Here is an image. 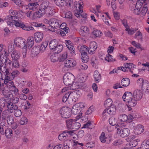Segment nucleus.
I'll list each match as a JSON object with an SVG mask.
<instances>
[{
  "label": "nucleus",
  "mask_w": 149,
  "mask_h": 149,
  "mask_svg": "<svg viewBox=\"0 0 149 149\" xmlns=\"http://www.w3.org/2000/svg\"><path fill=\"white\" fill-rule=\"evenodd\" d=\"M123 100L126 102L129 111L132 110V107L135 106L137 104L136 100L133 98L132 94L130 92H126L123 96Z\"/></svg>",
  "instance_id": "nucleus-1"
},
{
  "label": "nucleus",
  "mask_w": 149,
  "mask_h": 149,
  "mask_svg": "<svg viewBox=\"0 0 149 149\" xmlns=\"http://www.w3.org/2000/svg\"><path fill=\"white\" fill-rule=\"evenodd\" d=\"M81 115H79L77 116L76 119H68L65 120L66 127L68 129L75 131L80 127V123L76 121L77 120L81 118L82 113H81Z\"/></svg>",
  "instance_id": "nucleus-2"
},
{
  "label": "nucleus",
  "mask_w": 149,
  "mask_h": 149,
  "mask_svg": "<svg viewBox=\"0 0 149 149\" xmlns=\"http://www.w3.org/2000/svg\"><path fill=\"white\" fill-rule=\"evenodd\" d=\"M118 69L124 72H129L132 74L135 72V70H136V65L131 63H125L124 66L118 67Z\"/></svg>",
  "instance_id": "nucleus-3"
},
{
  "label": "nucleus",
  "mask_w": 149,
  "mask_h": 149,
  "mask_svg": "<svg viewBox=\"0 0 149 149\" xmlns=\"http://www.w3.org/2000/svg\"><path fill=\"white\" fill-rule=\"evenodd\" d=\"M44 3L45 7H43L44 14H45L48 17L52 16L55 13L53 8L51 7L48 6V3L46 1H43L41 4Z\"/></svg>",
  "instance_id": "nucleus-4"
},
{
  "label": "nucleus",
  "mask_w": 149,
  "mask_h": 149,
  "mask_svg": "<svg viewBox=\"0 0 149 149\" xmlns=\"http://www.w3.org/2000/svg\"><path fill=\"white\" fill-rule=\"evenodd\" d=\"M74 78V75L72 73L68 72L65 74L63 77L64 84L67 86L71 84L73 82Z\"/></svg>",
  "instance_id": "nucleus-5"
},
{
  "label": "nucleus",
  "mask_w": 149,
  "mask_h": 149,
  "mask_svg": "<svg viewBox=\"0 0 149 149\" xmlns=\"http://www.w3.org/2000/svg\"><path fill=\"white\" fill-rule=\"evenodd\" d=\"M59 112L61 117L65 118H69L71 116V114L70 108L66 107L61 108Z\"/></svg>",
  "instance_id": "nucleus-6"
},
{
  "label": "nucleus",
  "mask_w": 149,
  "mask_h": 149,
  "mask_svg": "<svg viewBox=\"0 0 149 149\" xmlns=\"http://www.w3.org/2000/svg\"><path fill=\"white\" fill-rule=\"evenodd\" d=\"M85 107L84 103H79L74 105L71 111L74 114H77L80 113L82 108Z\"/></svg>",
  "instance_id": "nucleus-7"
},
{
  "label": "nucleus",
  "mask_w": 149,
  "mask_h": 149,
  "mask_svg": "<svg viewBox=\"0 0 149 149\" xmlns=\"http://www.w3.org/2000/svg\"><path fill=\"white\" fill-rule=\"evenodd\" d=\"M138 82L139 83L141 82V88L143 91L146 93H149V83L147 80H143L142 78H140L138 80Z\"/></svg>",
  "instance_id": "nucleus-8"
},
{
  "label": "nucleus",
  "mask_w": 149,
  "mask_h": 149,
  "mask_svg": "<svg viewBox=\"0 0 149 149\" xmlns=\"http://www.w3.org/2000/svg\"><path fill=\"white\" fill-rule=\"evenodd\" d=\"M117 132L122 137L124 138L128 136L130 134V132L127 128H122L120 127L117 128Z\"/></svg>",
  "instance_id": "nucleus-9"
},
{
  "label": "nucleus",
  "mask_w": 149,
  "mask_h": 149,
  "mask_svg": "<svg viewBox=\"0 0 149 149\" xmlns=\"http://www.w3.org/2000/svg\"><path fill=\"white\" fill-rule=\"evenodd\" d=\"M14 45L18 47L23 48L27 47L26 40L22 38H17L15 39L14 41Z\"/></svg>",
  "instance_id": "nucleus-10"
},
{
  "label": "nucleus",
  "mask_w": 149,
  "mask_h": 149,
  "mask_svg": "<svg viewBox=\"0 0 149 149\" xmlns=\"http://www.w3.org/2000/svg\"><path fill=\"white\" fill-rule=\"evenodd\" d=\"M44 5V3L41 4L39 10L33 13L32 17V19H34L37 18H40L44 15V11L43 9V7H44L45 6Z\"/></svg>",
  "instance_id": "nucleus-11"
},
{
  "label": "nucleus",
  "mask_w": 149,
  "mask_h": 149,
  "mask_svg": "<svg viewBox=\"0 0 149 149\" xmlns=\"http://www.w3.org/2000/svg\"><path fill=\"white\" fill-rule=\"evenodd\" d=\"M13 24H15L16 26L19 27L23 30L25 31H33L34 30V28L33 27L31 26H28L24 24L23 22H19L18 21V20L15 22H14V23H13Z\"/></svg>",
  "instance_id": "nucleus-12"
},
{
  "label": "nucleus",
  "mask_w": 149,
  "mask_h": 149,
  "mask_svg": "<svg viewBox=\"0 0 149 149\" xmlns=\"http://www.w3.org/2000/svg\"><path fill=\"white\" fill-rule=\"evenodd\" d=\"M61 22L59 20L56 18H52L51 19L50 26L52 28L54 29H56L59 26Z\"/></svg>",
  "instance_id": "nucleus-13"
},
{
  "label": "nucleus",
  "mask_w": 149,
  "mask_h": 149,
  "mask_svg": "<svg viewBox=\"0 0 149 149\" xmlns=\"http://www.w3.org/2000/svg\"><path fill=\"white\" fill-rule=\"evenodd\" d=\"M143 95L142 91L140 90H136L133 93L132 97L136 101L140 100L142 98Z\"/></svg>",
  "instance_id": "nucleus-14"
},
{
  "label": "nucleus",
  "mask_w": 149,
  "mask_h": 149,
  "mask_svg": "<svg viewBox=\"0 0 149 149\" xmlns=\"http://www.w3.org/2000/svg\"><path fill=\"white\" fill-rule=\"evenodd\" d=\"M108 109H106L104 111V112L106 111L110 115H114L116 112V107L113 104L111 105Z\"/></svg>",
  "instance_id": "nucleus-15"
},
{
  "label": "nucleus",
  "mask_w": 149,
  "mask_h": 149,
  "mask_svg": "<svg viewBox=\"0 0 149 149\" xmlns=\"http://www.w3.org/2000/svg\"><path fill=\"white\" fill-rule=\"evenodd\" d=\"M43 37L42 33L37 32L34 34V38L36 42L39 43L42 41Z\"/></svg>",
  "instance_id": "nucleus-16"
},
{
  "label": "nucleus",
  "mask_w": 149,
  "mask_h": 149,
  "mask_svg": "<svg viewBox=\"0 0 149 149\" xmlns=\"http://www.w3.org/2000/svg\"><path fill=\"white\" fill-rule=\"evenodd\" d=\"M76 64V61L72 59L66 60L64 64L65 67L69 68L74 67Z\"/></svg>",
  "instance_id": "nucleus-17"
},
{
  "label": "nucleus",
  "mask_w": 149,
  "mask_h": 149,
  "mask_svg": "<svg viewBox=\"0 0 149 149\" xmlns=\"http://www.w3.org/2000/svg\"><path fill=\"white\" fill-rule=\"evenodd\" d=\"M38 6L39 4L37 2H31L27 6H24V7L26 10L29 9L30 10H35Z\"/></svg>",
  "instance_id": "nucleus-18"
},
{
  "label": "nucleus",
  "mask_w": 149,
  "mask_h": 149,
  "mask_svg": "<svg viewBox=\"0 0 149 149\" xmlns=\"http://www.w3.org/2000/svg\"><path fill=\"white\" fill-rule=\"evenodd\" d=\"M79 33L82 36L85 37L89 33V30L87 26H82L81 28Z\"/></svg>",
  "instance_id": "nucleus-19"
},
{
  "label": "nucleus",
  "mask_w": 149,
  "mask_h": 149,
  "mask_svg": "<svg viewBox=\"0 0 149 149\" xmlns=\"http://www.w3.org/2000/svg\"><path fill=\"white\" fill-rule=\"evenodd\" d=\"M18 108L17 105H15V107L10 110V112L12 113L13 112V110H14V114L15 117H18L22 115V112L21 110Z\"/></svg>",
  "instance_id": "nucleus-20"
},
{
  "label": "nucleus",
  "mask_w": 149,
  "mask_h": 149,
  "mask_svg": "<svg viewBox=\"0 0 149 149\" xmlns=\"http://www.w3.org/2000/svg\"><path fill=\"white\" fill-rule=\"evenodd\" d=\"M144 131L143 127L140 124L137 125L134 129V132L135 134H139Z\"/></svg>",
  "instance_id": "nucleus-21"
},
{
  "label": "nucleus",
  "mask_w": 149,
  "mask_h": 149,
  "mask_svg": "<svg viewBox=\"0 0 149 149\" xmlns=\"http://www.w3.org/2000/svg\"><path fill=\"white\" fill-rule=\"evenodd\" d=\"M5 65L3 66V68L5 69V70L9 71V69L11 68V66L12 65V62L8 58H6L5 59L4 62Z\"/></svg>",
  "instance_id": "nucleus-22"
},
{
  "label": "nucleus",
  "mask_w": 149,
  "mask_h": 149,
  "mask_svg": "<svg viewBox=\"0 0 149 149\" xmlns=\"http://www.w3.org/2000/svg\"><path fill=\"white\" fill-rule=\"evenodd\" d=\"M3 73L5 74V77L4 80V83L5 84L8 83V82L11 81V80L13 79L10 76V73L9 72V71H7L6 70H5L4 71L2 72Z\"/></svg>",
  "instance_id": "nucleus-23"
},
{
  "label": "nucleus",
  "mask_w": 149,
  "mask_h": 149,
  "mask_svg": "<svg viewBox=\"0 0 149 149\" xmlns=\"http://www.w3.org/2000/svg\"><path fill=\"white\" fill-rule=\"evenodd\" d=\"M58 139L61 141H69L70 140H68V135L66 134L64 131H63V133L60 134L58 136Z\"/></svg>",
  "instance_id": "nucleus-24"
},
{
  "label": "nucleus",
  "mask_w": 149,
  "mask_h": 149,
  "mask_svg": "<svg viewBox=\"0 0 149 149\" xmlns=\"http://www.w3.org/2000/svg\"><path fill=\"white\" fill-rule=\"evenodd\" d=\"M11 56L12 59H19L20 53L19 51L14 50L11 53Z\"/></svg>",
  "instance_id": "nucleus-25"
},
{
  "label": "nucleus",
  "mask_w": 149,
  "mask_h": 149,
  "mask_svg": "<svg viewBox=\"0 0 149 149\" xmlns=\"http://www.w3.org/2000/svg\"><path fill=\"white\" fill-rule=\"evenodd\" d=\"M12 98H7L5 99V103L7 104V108L8 110H10L15 107V105H13L12 103Z\"/></svg>",
  "instance_id": "nucleus-26"
},
{
  "label": "nucleus",
  "mask_w": 149,
  "mask_h": 149,
  "mask_svg": "<svg viewBox=\"0 0 149 149\" xmlns=\"http://www.w3.org/2000/svg\"><path fill=\"white\" fill-rule=\"evenodd\" d=\"M58 42L55 39L51 40L49 43V46L50 49L54 50V49L58 45Z\"/></svg>",
  "instance_id": "nucleus-27"
},
{
  "label": "nucleus",
  "mask_w": 149,
  "mask_h": 149,
  "mask_svg": "<svg viewBox=\"0 0 149 149\" xmlns=\"http://www.w3.org/2000/svg\"><path fill=\"white\" fill-rule=\"evenodd\" d=\"M66 45L68 49L71 51L70 53H74L75 52V48L73 45H71V42L69 40H66Z\"/></svg>",
  "instance_id": "nucleus-28"
},
{
  "label": "nucleus",
  "mask_w": 149,
  "mask_h": 149,
  "mask_svg": "<svg viewBox=\"0 0 149 149\" xmlns=\"http://www.w3.org/2000/svg\"><path fill=\"white\" fill-rule=\"evenodd\" d=\"M141 5L140 4L139 2L136 3V8L133 10L134 14L136 15L141 14Z\"/></svg>",
  "instance_id": "nucleus-29"
},
{
  "label": "nucleus",
  "mask_w": 149,
  "mask_h": 149,
  "mask_svg": "<svg viewBox=\"0 0 149 149\" xmlns=\"http://www.w3.org/2000/svg\"><path fill=\"white\" fill-rule=\"evenodd\" d=\"M39 51H38V47H34L32 49L31 56L34 58L37 56L39 54Z\"/></svg>",
  "instance_id": "nucleus-30"
},
{
  "label": "nucleus",
  "mask_w": 149,
  "mask_h": 149,
  "mask_svg": "<svg viewBox=\"0 0 149 149\" xmlns=\"http://www.w3.org/2000/svg\"><path fill=\"white\" fill-rule=\"evenodd\" d=\"M130 83L129 79L127 78H125L122 79L121 81V84L123 86H128Z\"/></svg>",
  "instance_id": "nucleus-31"
},
{
  "label": "nucleus",
  "mask_w": 149,
  "mask_h": 149,
  "mask_svg": "<svg viewBox=\"0 0 149 149\" xmlns=\"http://www.w3.org/2000/svg\"><path fill=\"white\" fill-rule=\"evenodd\" d=\"M119 121L122 122H124L126 121L128 119L129 120L128 116L125 114L120 115L118 117Z\"/></svg>",
  "instance_id": "nucleus-32"
},
{
  "label": "nucleus",
  "mask_w": 149,
  "mask_h": 149,
  "mask_svg": "<svg viewBox=\"0 0 149 149\" xmlns=\"http://www.w3.org/2000/svg\"><path fill=\"white\" fill-rule=\"evenodd\" d=\"M141 149H148L149 148V139L144 141L142 143L140 147Z\"/></svg>",
  "instance_id": "nucleus-33"
},
{
  "label": "nucleus",
  "mask_w": 149,
  "mask_h": 149,
  "mask_svg": "<svg viewBox=\"0 0 149 149\" xmlns=\"http://www.w3.org/2000/svg\"><path fill=\"white\" fill-rule=\"evenodd\" d=\"M93 76L95 80L97 82H99L101 80V74L97 70L94 71Z\"/></svg>",
  "instance_id": "nucleus-34"
},
{
  "label": "nucleus",
  "mask_w": 149,
  "mask_h": 149,
  "mask_svg": "<svg viewBox=\"0 0 149 149\" xmlns=\"http://www.w3.org/2000/svg\"><path fill=\"white\" fill-rule=\"evenodd\" d=\"M4 134L7 138H10L13 135V131L11 129L7 128L5 129Z\"/></svg>",
  "instance_id": "nucleus-35"
},
{
  "label": "nucleus",
  "mask_w": 149,
  "mask_h": 149,
  "mask_svg": "<svg viewBox=\"0 0 149 149\" xmlns=\"http://www.w3.org/2000/svg\"><path fill=\"white\" fill-rule=\"evenodd\" d=\"M48 42H45L42 43L40 46V48H38V50L41 53L44 52L48 45Z\"/></svg>",
  "instance_id": "nucleus-36"
},
{
  "label": "nucleus",
  "mask_w": 149,
  "mask_h": 149,
  "mask_svg": "<svg viewBox=\"0 0 149 149\" xmlns=\"http://www.w3.org/2000/svg\"><path fill=\"white\" fill-rule=\"evenodd\" d=\"M82 6L81 2L79 3V10H77L75 13V15L77 17H79L80 16L81 13L83 12L82 9Z\"/></svg>",
  "instance_id": "nucleus-37"
},
{
  "label": "nucleus",
  "mask_w": 149,
  "mask_h": 149,
  "mask_svg": "<svg viewBox=\"0 0 149 149\" xmlns=\"http://www.w3.org/2000/svg\"><path fill=\"white\" fill-rule=\"evenodd\" d=\"M56 5L59 7H62L65 5L64 0H54Z\"/></svg>",
  "instance_id": "nucleus-38"
},
{
  "label": "nucleus",
  "mask_w": 149,
  "mask_h": 149,
  "mask_svg": "<svg viewBox=\"0 0 149 149\" xmlns=\"http://www.w3.org/2000/svg\"><path fill=\"white\" fill-rule=\"evenodd\" d=\"M63 49V46L61 44L58 43V45L56 47L53 51L55 52V53L58 54L61 52Z\"/></svg>",
  "instance_id": "nucleus-39"
},
{
  "label": "nucleus",
  "mask_w": 149,
  "mask_h": 149,
  "mask_svg": "<svg viewBox=\"0 0 149 149\" xmlns=\"http://www.w3.org/2000/svg\"><path fill=\"white\" fill-rule=\"evenodd\" d=\"M148 8L147 4H146L144 5L143 8H141V14L142 15H145L148 10Z\"/></svg>",
  "instance_id": "nucleus-40"
},
{
  "label": "nucleus",
  "mask_w": 149,
  "mask_h": 149,
  "mask_svg": "<svg viewBox=\"0 0 149 149\" xmlns=\"http://www.w3.org/2000/svg\"><path fill=\"white\" fill-rule=\"evenodd\" d=\"M81 56L82 61L84 63H86L89 60V57L88 56L87 53L81 54Z\"/></svg>",
  "instance_id": "nucleus-41"
},
{
  "label": "nucleus",
  "mask_w": 149,
  "mask_h": 149,
  "mask_svg": "<svg viewBox=\"0 0 149 149\" xmlns=\"http://www.w3.org/2000/svg\"><path fill=\"white\" fill-rule=\"evenodd\" d=\"M51 61L52 62H55L59 60V58L56 53H54L50 56Z\"/></svg>",
  "instance_id": "nucleus-42"
},
{
  "label": "nucleus",
  "mask_w": 149,
  "mask_h": 149,
  "mask_svg": "<svg viewBox=\"0 0 149 149\" xmlns=\"http://www.w3.org/2000/svg\"><path fill=\"white\" fill-rule=\"evenodd\" d=\"M27 44L28 47H31L34 44V39L33 37H30L27 39Z\"/></svg>",
  "instance_id": "nucleus-43"
},
{
  "label": "nucleus",
  "mask_w": 149,
  "mask_h": 149,
  "mask_svg": "<svg viewBox=\"0 0 149 149\" xmlns=\"http://www.w3.org/2000/svg\"><path fill=\"white\" fill-rule=\"evenodd\" d=\"M19 74V73L18 71L17 70H13L12 72L10 73V76L11 78L13 79H14L15 77H17Z\"/></svg>",
  "instance_id": "nucleus-44"
},
{
  "label": "nucleus",
  "mask_w": 149,
  "mask_h": 149,
  "mask_svg": "<svg viewBox=\"0 0 149 149\" xmlns=\"http://www.w3.org/2000/svg\"><path fill=\"white\" fill-rule=\"evenodd\" d=\"M3 44H0V56L2 55H5V56L8 55V53H7L6 50H4L3 52L2 51L3 50Z\"/></svg>",
  "instance_id": "nucleus-45"
},
{
  "label": "nucleus",
  "mask_w": 149,
  "mask_h": 149,
  "mask_svg": "<svg viewBox=\"0 0 149 149\" xmlns=\"http://www.w3.org/2000/svg\"><path fill=\"white\" fill-rule=\"evenodd\" d=\"M87 49L88 47L86 45H84L81 46L79 50L81 54L87 53L88 50Z\"/></svg>",
  "instance_id": "nucleus-46"
},
{
  "label": "nucleus",
  "mask_w": 149,
  "mask_h": 149,
  "mask_svg": "<svg viewBox=\"0 0 149 149\" xmlns=\"http://www.w3.org/2000/svg\"><path fill=\"white\" fill-rule=\"evenodd\" d=\"M6 118L7 123L9 125H10L14 122L13 118L10 115H8Z\"/></svg>",
  "instance_id": "nucleus-47"
},
{
  "label": "nucleus",
  "mask_w": 149,
  "mask_h": 149,
  "mask_svg": "<svg viewBox=\"0 0 149 149\" xmlns=\"http://www.w3.org/2000/svg\"><path fill=\"white\" fill-rule=\"evenodd\" d=\"M92 33L93 35L97 37H99L102 36V33L100 31L98 30H95Z\"/></svg>",
  "instance_id": "nucleus-48"
},
{
  "label": "nucleus",
  "mask_w": 149,
  "mask_h": 149,
  "mask_svg": "<svg viewBox=\"0 0 149 149\" xmlns=\"http://www.w3.org/2000/svg\"><path fill=\"white\" fill-rule=\"evenodd\" d=\"M19 59H12V66L16 68H18L19 67Z\"/></svg>",
  "instance_id": "nucleus-49"
},
{
  "label": "nucleus",
  "mask_w": 149,
  "mask_h": 149,
  "mask_svg": "<svg viewBox=\"0 0 149 149\" xmlns=\"http://www.w3.org/2000/svg\"><path fill=\"white\" fill-rule=\"evenodd\" d=\"M88 47L91 49H93L96 50L97 48V45L96 42L95 41L91 42Z\"/></svg>",
  "instance_id": "nucleus-50"
},
{
  "label": "nucleus",
  "mask_w": 149,
  "mask_h": 149,
  "mask_svg": "<svg viewBox=\"0 0 149 149\" xmlns=\"http://www.w3.org/2000/svg\"><path fill=\"white\" fill-rule=\"evenodd\" d=\"M102 143H104L106 141L107 137H106L105 134L104 132H102L99 137Z\"/></svg>",
  "instance_id": "nucleus-51"
},
{
  "label": "nucleus",
  "mask_w": 149,
  "mask_h": 149,
  "mask_svg": "<svg viewBox=\"0 0 149 149\" xmlns=\"http://www.w3.org/2000/svg\"><path fill=\"white\" fill-rule=\"evenodd\" d=\"M139 141V139H136L131 141L130 143L131 147H134L136 146L137 145L138 142Z\"/></svg>",
  "instance_id": "nucleus-52"
},
{
  "label": "nucleus",
  "mask_w": 149,
  "mask_h": 149,
  "mask_svg": "<svg viewBox=\"0 0 149 149\" xmlns=\"http://www.w3.org/2000/svg\"><path fill=\"white\" fill-rule=\"evenodd\" d=\"M116 120L115 118L111 117L109 119V123L111 125L114 126L115 125L116 123Z\"/></svg>",
  "instance_id": "nucleus-53"
},
{
  "label": "nucleus",
  "mask_w": 149,
  "mask_h": 149,
  "mask_svg": "<svg viewBox=\"0 0 149 149\" xmlns=\"http://www.w3.org/2000/svg\"><path fill=\"white\" fill-rule=\"evenodd\" d=\"M106 61L108 62H111L112 61H115V59L112 58V56L111 55L108 54L105 58Z\"/></svg>",
  "instance_id": "nucleus-54"
},
{
  "label": "nucleus",
  "mask_w": 149,
  "mask_h": 149,
  "mask_svg": "<svg viewBox=\"0 0 149 149\" xmlns=\"http://www.w3.org/2000/svg\"><path fill=\"white\" fill-rule=\"evenodd\" d=\"M67 57V52H65L61 55L60 56V58H59V61L60 62L63 61L66 59Z\"/></svg>",
  "instance_id": "nucleus-55"
},
{
  "label": "nucleus",
  "mask_w": 149,
  "mask_h": 149,
  "mask_svg": "<svg viewBox=\"0 0 149 149\" xmlns=\"http://www.w3.org/2000/svg\"><path fill=\"white\" fill-rule=\"evenodd\" d=\"M28 122V119L26 117H22L20 120V124L21 125H25Z\"/></svg>",
  "instance_id": "nucleus-56"
},
{
  "label": "nucleus",
  "mask_w": 149,
  "mask_h": 149,
  "mask_svg": "<svg viewBox=\"0 0 149 149\" xmlns=\"http://www.w3.org/2000/svg\"><path fill=\"white\" fill-rule=\"evenodd\" d=\"M129 120H132L137 117L136 113L135 112H132L128 116Z\"/></svg>",
  "instance_id": "nucleus-57"
},
{
  "label": "nucleus",
  "mask_w": 149,
  "mask_h": 149,
  "mask_svg": "<svg viewBox=\"0 0 149 149\" xmlns=\"http://www.w3.org/2000/svg\"><path fill=\"white\" fill-rule=\"evenodd\" d=\"M70 92H69L65 94V95L63 97L62 101L63 102H65L67 101L68 99L70 96Z\"/></svg>",
  "instance_id": "nucleus-58"
},
{
  "label": "nucleus",
  "mask_w": 149,
  "mask_h": 149,
  "mask_svg": "<svg viewBox=\"0 0 149 149\" xmlns=\"http://www.w3.org/2000/svg\"><path fill=\"white\" fill-rule=\"evenodd\" d=\"M7 111L8 110H6L2 111L1 113V116L3 120H4L6 119L8 116Z\"/></svg>",
  "instance_id": "nucleus-59"
},
{
  "label": "nucleus",
  "mask_w": 149,
  "mask_h": 149,
  "mask_svg": "<svg viewBox=\"0 0 149 149\" xmlns=\"http://www.w3.org/2000/svg\"><path fill=\"white\" fill-rule=\"evenodd\" d=\"M136 30H134V29L129 28L128 27L125 29V31H128V34L130 35H132Z\"/></svg>",
  "instance_id": "nucleus-60"
},
{
  "label": "nucleus",
  "mask_w": 149,
  "mask_h": 149,
  "mask_svg": "<svg viewBox=\"0 0 149 149\" xmlns=\"http://www.w3.org/2000/svg\"><path fill=\"white\" fill-rule=\"evenodd\" d=\"M11 100L13 105H16L19 102V99L17 97H13Z\"/></svg>",
  "instance_id": "nucleus-61"
},
{
  "label": "nucleus",
  "mask_w": 149,
  "mask_h": 149,
  "mask_svg": "<svg viewBox=\"0 0 149 149\" xmlns=\"http://www.w3.org/2000/svg\"><path fill=\"white\" fill-rule=\"evenodd\" d=\"M5 84L6 85V86L7 88H10L13 87L15 85L13 82L11 81L8 82V83Z\"/></svg>",
  "instance_id": "nucleus-62"
},
{
  "label": "nucleus",
  "mask_w": 149,
  "mask_h": 149,
  "mask_svg": "<svg viewBox=\"0 0 149 149\" xmlns=\"http://www.w3.org/2000/svg\"><path fill=\"white\" fill-rule=\"evenodd\" d=\"M112 100L111 99L109 98L107 99L105 102L104 104L105 106L109 107L111 105Z\"/></svg>",
  "instance_id": "nucleus-63"
},
{
  "label": "nucleus",
  "mask_w": 149,
  "mask_h": 149,
  "mask_svg": "<svg viewBox=\"0 0 149 149\" xmlns=\"http://www.w3.org/2000/svg\"><path fill=\"white\" fill-rule=\"evenodd\" d=\"M135 38L138 39L142 40V34L139 31L137 32L135 34Z\"/></svg>",
  "instance_id": "nucleus-64"
}]
</instances>
